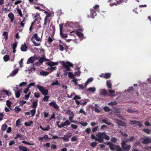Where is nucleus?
Returning <instances> with one entry per match:
<instances>
[{
    "instance_id": "obj_1",
    "label": "nucleus",
    "mask_w": 151,
    "mask_h": 151,
    "mask_svg": "<svg viewBox=\"0 0 151 151\" xmlns=\"http://www.w3.org/2000/svg\"><path fill=\"white\" fill-rule=\"evenodd\" d=\"M97 138H96V141L100 143L103 142L104 139L106 140H109L110 139L109 137L106 134L105 132H98L96 134Z\"/></svg>"
},
{
    "instance_id": "obj_2",
    "label": "nucleus",
    "mask_w": 151,
    "mask_h": 151,
    "mask_svg": "<svg viewBox=\"0 0 151 151\" xmlns=\"http://www.w3.org/2000/svg\"><path fill=\"white\" fill-rule=\"evenodd\" d=\"M61 65H63V68H65L66 70H63L65 72L64 74V76H67V71H70L71 70L69 67H72L73 65V64L69 61H66V62L64 61L61 62Z\"/></svg>"
},
{
    "instance_id": "obj_3",
    "label": "nucleus",
    "mask_w": 151,
    "mask_h": 151,
    "mask_svg": "<svg viewBox=\"0 0 151 151\" xmlns=\"http://www.w3.org/2000/svg\"><path fill=\"white\" fill-rule=\"evenodd\" d=\"M99 6L98 5H96L93 7V8L90 9L91 16L93 19L96 15V11L99 10Z\"/></svg>"
},
{
    "instance_id": "obj_4",
    "label": "nucleus",
    "mask_w": 151,
    "mask_h": 151,
    "mask_svg": "<svg viewBox=\"0 0 151 151\" xmlns=\"http://www.w3.org/2000/svg\"><path fill=\"white\" fill-rule=\"evenodd\" d=\"M36 59L35 57H31L28 59L27 63V64H32V68H31V70L34 71L35 70V68L34 67V64L33 63L35 61Z\"/></svg>"
},
{
    "instance_id": "obj_5",
    "label": "nucleus",
    "mask_w": 151,
    "mask_h": 151,
    "mask_svg": "<svg viewBox=\"0 0 151 151\" xmlns=\"http://www.w3.org/2000/svg\"><path fill=\"white\" fill-rule=\"evenodd\" d=\"M37 87L44 96H46L48 94V90L47 89H44L43 87L39 85H37Z\"/></svg>"
},
{
    "instance_id": "obj_6",
    "label": "nucleus",
    "mask_w": 151,
    "mask_h": 151,
    "mask_svg": "<svg viewBox=\"0 0 151 151\" xmlns=\"http://www.w3.org/2000/svg\"><path fill=\"white\" fill-rule=\"evenodd\" d=\"M126 143L125 141H123L121 143V146L125 151H129L131 149V147L129 145H128L125 146Z\"/></svg>"
},
{
    "instance_id": "obj_7",
    "label": "nucleus",
    "mask_w": 151,
    "mask_h": 151,
    "mask_svg": "<svg viewBox=\"0 0 151 151\" xmlns=\"http://www.w3.org/2000/svg\"><path fill=\"white\" fill-rule=\"evenodd\" d=\"M71 135V133H70L65 135L63 137H60V139H62L65 142H68L69 141V138Z\"/></svg>"
},
{
    "instance_id": "obj_8",
    "label": "nucleus",
    "mask_w": 151,
    "mask_h": 151,
    "mask_svg": "<svg viewBox=\"0 0 151 151\" xmlns=\"http://www.w3.org/2000/svg\"><path fill=\"white\" fill-rule=\"evenodd\" d=\"M142 140V143L144 144H147L151 142V139L149 137L144 138Z\"/></svg>"
},
{
    "instance_id": "obj_9",
    "label": "nucleus",
    "mask_w": 151,
    "mask_h": 151,
    "mask_svg": "<svg viewBox=\"0 0 151 151\" xmlns=\"http://www.w3.org/2000/svg\"><path fill=\"white\" fill-rule=\"evenodd\" d=\"M41 38H41H40L38 36L37 34L35 33L33 35V36L31 38V40H33V39L34 38L37 41L41 42Z\"/></svg>"
},
{
    "instance_id": "obj_10",
    "label": "nucleus",
    "mask_w": 151,
    "mask_h": 151,
    "mask_svg": "<svg viewBox=\"0 0 151 151\" xmlns=\"http://www.w3.org/2000/svg\"><path fill=\"white\" fill-rule=\"evenodd\" d=\"M106 144L109 145V147L111 150L114 151L115 150L116 145H114L110 142H108Z\"/></svg>"
},
{
    "instance_id": "obj_11",
    "label": "nucleus",
    "mask_w": 151,
    "mask_h": 151,
    "mask_svg": "<svg viewBox=\"0 0 151 151\" xmlns=\"http://www.w3.org/2000/svg\"><path fill=\"white\" fill-rule=\"evenodd\" d=\"M129 124H130L133 125L136 124H137L140 127H141L142 126V124L141 123L139 122L135 121V120H131L130 121Z\"/></svg>"
},
{
    "instance_id": "obj_12",
    "label": "nucleus",
    "mask_w": 151,
    "mask_h": 151,
    "mask_svg": "<svg viewBox=\"0 0 151 151\" xmlns=\"http://www.w3.org/2000/svg\"><path fill=\"white\" fill-rule=\"evenodd\" d=\"M49 105L50 106H52L54 108L56 109H58L59 108V107L54 101H52L50 102Z\"/></svg>"
},
{
    "instance_id": "obj_13",
    "label": "nucleus",
    "mask_w": 151,
    "mask_h": 151,
    "mask_svg": "<svg viewBox=\"0 0 151 151\" xmlns=\"http://www.w3.org/2000/svg\"><path fill=\"white\" fill-rule=\"evenodd\" d=\"M100 94L106 96L107 94V90L105 89H101L99 90Z\"/></svg>"
},
{
    "instance_id": "obj_14",
    "label": "nucleus",
    "mask_w": 151,
    "mask_h": 151,
    "mask_svg": "<svg viewBox=\"0 0 151 151\" xmlns=\"http://www.w3.org/2000/svg\"><path fill=\"white\" fill-rule=\"evenodd\" d=\"M79 37L80 38H82L83 36V35L82 33L79 32L78 31H76L75 32L74 31H72L70 32V34L74 33Z\"/></svg>"
},
{
    "instance_id": "obj_15",
    "label": "nucleus",
    "mask_w": 151,
    "mask_h": 151,
    "mask_svg": "<svg viewBox=\"0 0 151 151\" xmlns=\"http://www.w3.org/2000/svg\"><path fill=\"white\" fill-rule=\"evenodd\" d=\"M116 123L119 126V127L120 126H125V124H126V123L123 122L122 121L118 119H116Z\"/></svg>"
},
{
    "instance_id": "obj_16",
    "label": "nucleus",
    "mask_w": 151,
    "mask_h": 151,
    "mask_svg": "<svg viewBox=\"0 0 151 151\" xmlns=\"http://www.w3.org/2000/svg\"><path fill=\"white\" fill-rule=\"evenodd\" d=\"M102 122L108 125H110L112 126H114V125L113 124L109 122L108 119L106 118L102 119Z\"/></svg>"
},
{
    "instance_id": "obj_17",
    "label": "nucleus",
    "mask_w": 151,
    "mask_h": 151,
    "mask_svg": "<svg viewBox=\"0 0 151 151\" xmlns=\"http://www.w3.org/2000/svg\"><path fill=\"white\" fill-rule=\"evenodd\" d=\"M27 48L28 47L26 45L25 43L24 42V44L22 45L20 49L22 51L25 52L27 51Z\"/></svg>"
},
{
    "instance_id": "obj_18",
    "label": "nucleus",
    "mask_w": 151,
    "mask_h": 151,
    "mask_svg": "<svg viewBox=\"0 0 151 151\" xmlns=\"http://www.w3.org/2000/svg\"><path fill=\"white\" fill-rule=\"evenodd\" d=\"M8 16L9 18L10 19L11 22H12L14 21V15L13 14L12 12H10L8 14Z\"/></svg>"
},
{
    "instance_id": "obj_19",
    "label": "nucleus",
    "mask_w": 151,
    "mask_h": 151,
    "mask_svg": "<svg viewBox=\"0 0 151 151\" xmlns=\"http://www.w3.org/2000/svg\"><path fill=\"white\" fill-rule=\"evenodd\" d=\"M19 70L16 69L13 70L10 74L9 76H15L18 73Z\"/></svg>"
},
{
    "instance_id": "obj_20",
    "label": "nucleus",
    "mask_w": 151,
    "mask_h": 151,
    "mask_svg": "<svg viewBox=\"0 0 151 151\" xmlns=\"http://www.w3.org/2000/svg\"><path fill=\"white\" fill-rule=\"evenodd\" d=\"M96 89L95 87H90L87 89V91L88 92L93 93L96 91Z\"/></svg>"
},
{
    "instance_id": "obj_21",
    "label": "nucleus",
    "mask_w": 151,
    "mask_h": 151,
    "mask_svg": "<svg viewBox=\"0 0 151 151\" xmlns=\"http://www.w3.org/2000/svg\"><path fill=\"white\" fill-rule=\"evenodd\" d=\"M47 64L50 66H52L54 65H58V62H54L52 61L49 62L47 63Z\"/></svg>"
},
{
    "instance_id": "obj_22",
    "label": "nucleus",
    "mask_w": 151,
    "mask_h": 151,
    "mask_svg": "<svg viewBox=\"0 0 151 151\" xmlns=\"http://www.w3.org/2000/svg\"><path fill=\"white\" fill-rule=\"evenodd\" d=\"M22 91V89H21L19 90H18L17 91H16L15 93V94L16 97L17 98H18L19 97L20 95V93H21Z\"/></svg>"
},
{
    "instance_id": "obj_23",
    "label": "nucleus",
    "mask_w": 151,
    "mask_h": 151,
    "mask_svg": "<svg viewBox=\"0 0 151 151\" xmlns=\"http://www.w3.org/2000/svg\"><path fill=\"white\" fill-rule=\"evenodd\" d=\"M40 128L43 131H47L49 130L50 129V127L49 125H47L46 127L45 128H43L41 125H40Z\"/></svg>"
},
{
    "instance_id": "obj_24",
    "label": "nucleus",
    "mask_w": 151,
    "mask_h": 151,
    "mask_svg": "<svg viewBox=\"0 0 151 151\" xmlns=\"http://www.w3.org/2000/svg\"><path fill=\"white\" fill-rule=\"evenodd\" d=\"M93 80V78H88L87 81L85 84V87H86L87 85L89 83L92 82Z\"/></svg>"
},
{
    "instance_id": "obj_25",
    "label": "nucleus",
    "mask_w": 151,
    "mask_h": 151,
    "mask_svg": "<svg viewBox=\"0 0 151 151\" xmlns=\"http://www.w3.org/2000/svg\"><path fill=\"white\" fill-rule=\"evenodd\" d=\"M2 35L4 36V38L5 40H7L8 38V32L4 31L3 32Z\"/></svg>"
},
{
    "instance_id": "obj_26",
    "label": "nucleus",
    "mask_w": 151,
    "mask_h": 151,
    "mask_svg": "<svg viewBox=\"0 0 151 151\" xmlns=\"http://www.w3.org/2000/svg\"><path fill=\"white\" fill-rule=\"evenodd\" d=\"M123 1H123V0H120L119 1H118L117 2L114 3L110 4V5L111 6H114V5H119V4H121L122 3Z\"/></svg>"
},
{
    "instance_id": "obj_27",
    "label": "nucleus",
    "mask_w": 151,
    "mask_h": 151,
    "mask_svg": "<svg viewBox=\"0 0 151 151\" xmlns=\"http://www.w3.org/2000/svg\"><path fill=\"white\" fill-rule=\"evenodd\" d=\"M19 149L23 151H27L28 149L26 147L22 146L21 145L19 146Z\"/></svg>"
},
{
    "instance_id": "obj_28",
    "label": "nucleus",
    "mask_w": 151,
    "mask_h": 151,
    "mask_svg": "<svg viewBox=\"0 0 151 151\" xmlns=\"http://www.w3.org/2000/svg\"><path fill=\"white\" fill-rule=\"evenodd\" d=\"M106 84L107 86L109 88H111L112 84L110 80H109L106 81Z\"/></svg>"
},
{
    "instance_id": "obj_29",
    "label": "nucleus",
    "mask_w": 151,
    "mask_h": 151,
    "mask_svg": "<svg viewBox=\"0 0 151 151\" xmlns=\"http://www.w3.org/2000/svg\"><path fill=\"white\" fill-rule=\"evenodd\" d=\"M49 73L48 72L41 71L40 72V74L41 75L43 76H46L49 74Z\"/></svg>"
},
{
    "instance_id": "obj_30",
    "label": "nucleus",
    "mask_w": 151,
    "mask_h": 151,
    "mask_svg": "<svg viewBox=\"0 0 151 151\" xmlns=\"http://www.w3.org/2000/svg\"><path fill=\"white\" fill-rule=\"evenodd\" d=\"M55 82H53L51 83V86H58L60 85V84L58 82V81L57 80H55Z\"/></svg>"
},
{
    "instance_id": "obj_31",
    "label": "nucleus",
    "mask_w": 151,
    "mask_h": 151,
    "mask_svg": "<svg viewBox=\"0 0 151 151\" xmlns=\"http://www.w3.org/2000/svg\"><path fill=\"white\" fill-rule=\"evenodd\" d=\"M134 140V137H131L129 138H127L126 139V140L125 141L126 142H132Z\"/></svg>"
},
{
    "instance_id": "obj_32",
    "label": "nucleus",
    "mask_w": 151,
    "mask_h": 151,
    "mask_svg": "<svg viewBox=\"0 0 151 151\" xmlns=\"http://www.w3.org/2000/svg\"><path fill=\"white\" fill-rule=\"evenodd\" d=\"M143 131L148 134H150L151 133L150 130L148 129H144L143 130Z\"/></svg>"
},
{
    "instance_id": "obj_33",
    "label": "nucleus",
    "mask_w": 151,
    "mask_h": 151,
    "mask_svg": "<svg viewBox=\"0 0 151 151\" xmlns=\"http://www.w3.org/2000/svg\"><path fill=\"white\" fill-rule=\"evenodd\" d=\"M4 60L5 62H6L8 61L9 59V55H6L4 57Z\"/></svg>"
},
{
    "instance_id": "obj_34",
    "label": "nucleus",
    "mask_w": 151,
    "mask_h": 151,
    "mask_svg": "<svg viewBox=\"0 0 151 151\" xmlns=\"http://www.w3.org/2000/svg\"><path fill=\"white\" fill-rule=\"evenodd\" d=\"M33 123L32 121H29L28 122H25L24 123V125L26 126H29L31 125V124Z\"/></svg>"
},
{
    "instance_id": "obj_35",
    "label": "nucleus",
    "mask_w": 151,
    "mask_h": 151,
    "mask_svg": "<svg viewBox=\"0 0 151 151\" xmlns=\"http://www.w3.org/2000/svg\"><path fill=\"white\" fill-rule=\"evenodd\" d=\"M32 42L34 44L35 46H40V42H37L35 41L34 40H32Z\"/></svg>"
},
{
    "instance_id": "obj_36",
    "label": "nucleus",
    "mask_w": 151,
    "mask_h": 151,
    "mask_svg": "<svg viewBox=\"0 0 151 151\" xmlns=\"http://www.w3.org/2000/svg\"><path fill=\"white\" fill-rule=\"evenodd\" d=\"M22 121V119H20L17 120L16 121V125L18 126L20 125V123L21 121Z\"/></svg>"
},
{
    "instance_id": "obj_37",
    "label": "nucleus",
    "mask_w": 151,
    "mask_h": 151,
    "mask_svg": "<svg viewBox=\"0 0 151 151\" xmlns=\"http://www.w3.org/2000/svg\"><path fill=\"white\" fill-rule=\"evenodd\" d=\"M50 17V15H47L45 17V19H44L45 22L44 24V25H46L47 24L48 21V20L47 19V18H48V17Z\"/></svg>"
},
{
    "instance_id": "obj_38",
    "label": "nucleus",
    "mask_w": 151,
    "mask_h": 151,
    "mask_svg": "<svg viewBox=\"0 0 151 151\" xmlns=\"http://www.w3.org/2000/svg\"><path fill=\"white\" fill-rule=\"evenodd\" d=\"M117 104V103L116 101H112L108 104L110 106L115 105Z\"/></svg>"
},
{
    "instance_id": "obj_39",
    "label": "nucleus",
    "mask_w": 151,
    "mask_h": 151,
    "mask_svg": "<svg viewBox=\"0 0 151 151\" xmlns=\"http://www.w3.org/2000/svg\"><path fill=\"white\" fill-rule=\"evenodd\" d=\"M7 127V125L4 124L3 125L1 126V129L3 131H5Z\"/></svg>"
},
{
    "instance_id": "obj_40",
    "label": "nucleus",
    "mask_w": 151,
    "mask_h": 151,
    "mask_svg": "<svg viewBox=\"0 0 151 151\" xmlns=\"http://www.w3.org/2000/svg\"><path fill=\"white\" fill-rule=\"evenodd\" d=\"M67 114L68 115L70 116L73 115H74L73 113L70 110H67Z\"/></svg>"
},
{
    "instance_id": "obj_41",
    "label": "nucleus",
    "mask_w": 151,
    "mask_h": 151,
    "mask_svg": "<svg viewBox=\"0 0 151 151\" xmlns=\"http://www.w3.org/2000/svg\"><path fill=\"white\" fill-rule=\"evenodd\" d=\"M105 78L106 79H108L109 78L111 77V74L110 73H105Z\"/></svg>"
},
{
    "instance_id": "obj_42",
    "label": "nucleus",
    "mask_w": 151,
    "mask_h": 151,
    "mask_svg": "<svg viewBox=\"0 0 151 151\" xmlns=\"http://www.w3.org/2000/svg\"><path fill=\"white\" fill-rule=\"evenodd\" d=\"M103 109L106 112H109L111 111V109L107 106H104Z\"/></svg>"
},
{
    "instance_id": "obj_43",
    "label": "nucleus",
    "mask_w": 151,
    "mask_h": 151,
    "mask_svg": "<svg viewBox=\"0 0 151 151\" xmlns=\"http://www.w3.org/2000/svg\"><path fill=\"white\" fill-rule=\"evenodd\" d=\"M65 126H68L70 124V122L68 120H66L64 122Z\"/></svg>"
},
{
    "instance_id": "obj_44",
    "label": "nucleus",
    "mask_w": 151,
    "mask_h": 151,
    "mask_svg": "<svg viewBox=\"0 0 151 151\" xmlns=\"http://www.w3.org/2000/svg\"><path fill=\"white\" fill-rule=\"evenodd\" d=\"M68 77L71 78H74V76L73 74L71 72H69L68 73Z\"/></svg>"
},
{
    "instance_id": "obj_45",
    "label": "nucleus",
    "mask_w": 151,
    "mask_h": 151,
    "mask_svg": "<svg viewBox=\"0 0 151 151\" xmlns=\"http://www.w3.org/2000/svg\"><path fill=\"white\" fill-rule=\"evenodd\" d=\"M97 145V143L96 142H92L90 144V145L92 147H94Z\"/></svg>"
},
{
    "instance_id": "obj_46",
    "label": "nucleus",
    "mask_w": 151,
    "mask_h": 151,
    "mask_svg": "<svg viewBox=\"0 0 151 151\" xmlns=\"http://www.w3.org/2000/svg\"><path fill=\"white\" fill-rule=\"evenodd\" d=\"M116 151H122V149L119 146H116L115 150Z\"/></svg>"
},
{
    "instance_id": "obj_47",
    "label": "nucleus",
    "mask_w": 151,
    "mask_h": 151,
    "mask_svg": "<svg viewBox=\"0 0 151 151\" xmlns=\"http://www.w3.org/2000/svg\"><path fill=\"white\" fill-rule=\"evenodd\" d=\"M11 104V102L9 101L8 100L6 101V104L10 109V108Z\"/></svg>"
},
{
    "instance_id": "obj_48",
    "label": "nucleus",
    "mask_w": 151,
    "mask_h": 151,
    "mask_svg": "<svg viewBox=\"0 0 151 151\" xmlns=\"http://www.w3.org/2000/svg\"><path fill=\"white\" fill-rule=\"evenodd\" d=\"M17 12L18 13L19 15L21 17H22V12L21 11V9H17Z\"/></svg>"
},
{
    "instance_id": "obj_49",
    "label": "nucleus",
    "mask_w": 151,
    "mask_h": 151,
    "mask_svg": "<svg viewBox=\"0 0 151 151\" xmlns=\"http://www.w3.org/2000/svg\"><path fill=\"white\" fill-rule=\"evenodd\" d=\"M98 108H99V109H98L96 108H94V111L96 112L97 113H99L101 111V110H102V109L101 108H100V107H98Z\"/></svg>"
},
{
    "instance_id": "obj_50",
    "label": "nucleus",
    "mask_w": 151,
    "mask_h": 151,
    "mask_svg": "<svg viewBox=\"0 0 151 151\" xmlns=\"http://www.w3.org/2000/svg\"><path fill=\"white\" fill-rule=\"evenodd\" d=\"M30 111L31 112V113L32 114V116H34L35 113H36V110L35 109H33L32 110H31Z\"/></svg>"
},
{
    "instance_id": "obj_51",
    "label": "nucleus",
    "mask_w": 151,
    "mask_h": 151,
    "mask_svg": "<svg viewBox=\"0 0 151 151\" xmlns=\"http://www.w3.org/2000/svg\"><path fill=\"white\" fill-rule=\"evenodd\" d=\"M30 92H29L28 95H25L24 98L26 100H27L28 99L29 95H30Z\"/></svg>"
},
{
    "instance_id": "obj_52",
    "label": "nucleus",
    "mask_w": 151,
    "mask_h": 151,
    "mask_svg": "<svg viewBox=\"0 0 151 151\" xmlns=\"http://www.w3.org/2000/svg\"><path fill=\"white\" fill-rule=\"evenodd\" d=\"M17 42H16L15 43L12 44L11 45L12 46L13 49H16L17 46Z\"/></svg>"
},
{
    "instance_id": "obj_53",
    "label": "nucleus",
    "mask_w": 151,
    "mask_h": 151,
    "mask_svg": "<svg viewBox=\"0 0 151 151\" xmlns=\"http://www.w3.org/2000/svg\"><path fill=\"white\" fill-rule=\"evenodd\" d=\"M77 138L76 136H74L71 138V140L72 142H74L77 141Z\"/></svg>"
},
{
    "instance_id": "obj_54",
    "label": "nucleus",
    "mask_w": 151,
    "mask_h": 151,
    "mask_svg": "<svg viewBox=\"0 0 151 151\" xmlns=\"http://www.w3.org/2000/svg\"><path fill=\"white\" fill-rule=\"evenodd\" d=\"M22 142L23 143H24L25 144H27L28 145H34V143H30L25 140L22 141Z\"/></svg>"
},
{
    "instance_id": "obj_55",
    "label": "nucleus",
    "mask_w": 151,
    "mask_h": 151,
    "mask_svg": "<svg viewBox=\"0 0 151 151\" xmlns=\"http://www.w3.org/2000/svg\"><path fill=\"white\" fill-rule=\"evenodd\" d=\"M37 102L35 101L33 103V104L32 107L33 108H36L37 106Z\"/></svg>"
},
{
    "instance_id": "obj_56",
    "label": "nucleus",
    "mask_w": 151,
    "mask_h": 151,
    "mask_svg": "<svg viewBox=\"0 0 151 151\" xmlns=\"http://www.w3.org/2000/svg\"><path fill=\"white\" fill-rule=\"evenodd\" d=\"M49 96H45L43 98V100L44 101H48V99Z\"/></svg>"
},
{
    "instance_id": "obj_57",
    "label": "nucleus",
    "mask_w": 151,
    "mask_h": 151,
    "mask_svg": "<svg viewBox=\"0 0 151 151\" xmlns=\"http://www.w3.org/2000/svg\"><path fill=\"white\" fill-rule=\"evenodd\" d=\"M133 87H130L127 90V91L129 93L132 92L133 91Z\"/></svg>"
},
{
    "instance_id": "obj_58",
    "label": "nucleus",
    "mask_w": 151,
    "mask_h": 151,
    "mask_svg": "<svg viewBox=\"0 0 151 151\" xmlns=\"http://www.w3.org/2000/svg\"><path fill=\"white\" fill-rule=\"evenodd\" d=\"M59 50L61 51H63L64 50V48L63 46L61 45H59Z\"/></svg>"
},
{
    "instance_id": "obj_59",
    "label": "nucleus",
    "mask_w": 151,
    "mask_h": 151,
    "mask_svg": "<svg viewBox=\"0 0 151 151\" xmlns=\"http://www.w3.org/2000/svg\"><path fill=\"white\" fill-rule=\"evenodd\" d=\"M15 109L16 110V111L17 112H18L21 110V109L18 106H16L15 107Z\"/></svg>"
},
{
    "instance_id": "obj_60",
    "label": "nucleus",
    "mask_w": 151,
    "mask_h": 151,
    "mask_svg": "<svg viewBox=\"0 0 151 151\" xmlns=\"http://www.w3.org/2000/svg\"><path fill=\"white\" fill-rule=\"evenodd\" d=\"M78 123L84 127H85L88 125L87 122H79Z\"/></svg>"
},
{
    "instance_id": "obj_61",
    "label": "nucleus",
    "mask_w": 151,
    "mask_h": 151,
    "mask_svg": "<svg viewBox=\"0 0 151 151\" xmlns=\"http://www.w3.org/2000/svg\"><path fill=\"white\" fill-rule=\"evenodd\" d=\"M98 126H95L92 129V131L93 132H96L97 130L98 129Z\"/></svg>"
},
{
    "instance_id": "obj_62",
    "label": "nucleus",
    "mask_w": 151,
    "mask_h": 151,
    "mask_svg": "<svg viewBox=\"0 0 151 151\" xmlns=\"http://www.w3.org/2000/svg\"><path fill=\"white\" fill-rule=\"evenodd\" d=\"M91 139H95V141H96V138H97V137L96 136H96H95L93 134H92L91 135Z\"/></svg>"
},
{
    "instance_id": "obj_63",
    "label": "nucleus",
    "mask_w": 151,
    "mask_h": 151,
    "mask_svg": "<svg viewBox=\"0 0 151 151\" xmlns=\"http://www.w3.org/2000/svg\"><path fill=\"white\" fill-rule=\"evenodd\" d=\"M78 80L77 79L74 78L73 79L72 81V82H73L75 83L76 85H77L78 82H77Z\"/></svg>"
},
{
    "instance_id": "obj_64",
    "label": "nucleus",
    "mask_w": 151,
    "mask_h": 151,
    "mask_svg": "<svg viewBox=\"0 0 151 151\" xmlns=\"http://www.w3.org/2000/svg\"><path fill=\"white\" fill-rule=\"evenodd\" d=\"M34 96L35 98H38L40 97V94L38 93L35 92L34 93Z\"/></svg>"
}]
</instances>
